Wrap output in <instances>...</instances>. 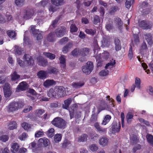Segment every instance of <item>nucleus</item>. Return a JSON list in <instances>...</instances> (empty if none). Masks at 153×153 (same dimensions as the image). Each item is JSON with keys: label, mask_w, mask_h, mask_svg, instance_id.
<instances>
[{"label": "nucleus", "mask_w": 153, "mask_h": 153, "mask_svg": "<svg viewBox=\"0 0 153 153\" xmlns=\"http://www.w3.org/2000/svg\"><path fill=\"white\" fill-rule=\"evenodd\" d=\"M134 0H126V6L128 8H129Z\"/></svg>", "instance_id": "43"}, {"label": "nucleus", "mask_w": 153, "mask_h": 153, "mask_svg": "<svg viewBox=\"0 0 153 153\" xmlns=\"http://www.w3.org/2000/svg\"><path fill=\"white\" fill-rule=\"evenodd\" d=\"M146 138L149 143L153 146V136L151 134H148L146 135Z\"/></svg>", "instance_id": "37"}, {"label": "nucleus", "mask_w": 153, "mask_h": 153, "mask_svg": "<svg viewBox=\"0 0 153 153\" xmlns=\"http://www.w3.org/2000/svg\"><path fill=\"white\" fill-rule=\"evenodd\" d=\"M131 142L133 144L136 143L137 141V136L135 135H133L132 136L131 138Z\"/></svg>", "instance_id": "47"}, {"label": "nucleus", "mask_w": 153, "mask_h": 153, "mask_svg": "<svg viewBox=\"0 0 153 153\" xmlns=\"http://www.w3.org/2000/svg\"><path fill=\"white\" fill-rule=\"evenodd\" d=\"M14 48V51L16 55L19 56L22 54L23 50L21 48L16 45L15 46Z\"/></svg>", "instance_id": "21"}, {"label": "nucleus", "mask_w": 153, "mask_h": 153, "mask_svg": "<svg viewBox=\"0 0 153 153\" xmlns=\"http://www.w3.org/2000/svg\"><path fill=\"white\" fill-rule=\"evenodd\" d=\"M23 105L20 102H13L10 103L7 107V111L9 112H13L16 111L22 108Z\"/></svg>", "instance_id": "2"}, {"label": "nucleus", "mask_w": 153, "mask_h": 153, "mask_svg": "<svg viewBox=\"0 0 153 153\" xmlns=\"http://www.w3.org/2000/svg\"><path fill=\"white\" fill-rule=\"evenodd\" d=\"M51 2L53 4L57 7L64 3V0H51Z\"/></svg>", "instance_id": "29"}, {"label": "nucleus", "mask_w": 153, "mask_h": 153, "mask_svg": "<svg viewBox=\"0 0 153 153\" xmlns=\"http://www.w3.org/2000/svg\"><path fill=\"white\" fill-rule=\"evenodd\" d=\"M28 88L27 83L25 82L20 83L17 86L16 91L19 92L20 91H23L26 90Z\"/></svg>", "instance_id": "10"}, {"label": "nucleus", "mask_w": 153, "mask_h": 153, "mask_svg": "<svg viewBox=\"0 0 153 153\" xmlns=\"http://www.w3.org/2000/svg\"><path fill=\"white\" fill-rule=\"evenodd\" d=\"M38 64L41 66H45L47 65L48 62L47 59L42 56H39L37 58Z\"/></svg>", "instance_id": "12"}, {"label": "nucleus", "mask_w": 153, "mask_h": 153, "mask_svg": "<svg viewBox=\"0 0 153 153\" xmlns=\"http://www.w3.org/2000/svg\"><path fill=\"white\" fill-rule=\"evenodd\" d=\"M90 149L91 150L94 152L97 151L98 149V146L96 145L93 144L90 146Z\"/></svg>", "instance_id": "60"}, {"label": "nucleus", "mask_w": 153, "mask_h": 153, "mask_svg": "<svg viewBox=\"0 0 153 153\" xmlns=\"http://www.w3.org/2000/svg\"><path fill=\"white\" fill-rule=\"evenodd\" d=\"M70 31L73 33L77 31L78 28L75 24H71L70 26Z\"/></svg>", "instance_id": "51"}, {"label": "nucleus", "mask_w": 153, "mask_h": 153, "mask_svg": "<svg viewBox=\"0 0 153 153\" xmlns=\"http://www.w3.org/2000/svg\"><path fill=\"white\" fill-rule=\"evenodd\" d=\"M88 135L86 134H84L79 137L78 138V142H86L87 140Z\"/></svg>", "instance_id": "26"}, {"label": "nucleus", "mask_w": 153, "mask_h": 153, "mask_svg": "<svg viewBox=\"0 0 153 153\" xmlns=\"http://www.w3.org/2000/svg\"><path fill=\"white\" fill-rule=\"evenodd\" d=\"M107 107V105L104 101L100 103L99 109L101 110H104Z\"/></svg>", "instance_id": "42"}, {"label": "nucleus", "mask_w": 153, "mask_h": 153, "mask_svg": "<svg viewBox=\"0 0 153 153\" xmlns=\"http://www.w3.org/2000/svg\"><path fill=\"white\" fill-rule=\"evenodd\" d=\"M74 107H75V105H74L71 108V109L69 110V112L70 113V118L71 119L73 118L74 114V112L75 111V109Z\"/></svg>", "instance_id": "45"}, {"label": "nucleus", "mask_w": 153, "mask_h": 153, "mask_svg": "<svg viewBox=\"0 0 153 153\" xmlns=\"http://www.w3.org/2000/svg\"><path fill=\"white\" fill-rule=\"evenodd\" d=\"M100 20L99 16L97 15H95L94 18V24H97L100 22Z\"/></svg>", "instance_id": "62"}, {"label": "nucleus", "mask_w": 153, "mask_h": 153, "mask_svg": "<svg viewBox=\"0 0 153 153\" xmlns=\"http://www.w3.org/2000/svg\"><path fill=\"white\" fill-rule=\"evenodd\" d=\"M55 36L54 33H51L48 34L47 37V40L50 42H53L55 40Z\"/></svg>", "instance_id": "30"}, {"label": "nucleus", "mask_w": 153, "mask_h": 153, "mask_svg": "<svg viewBox=\"0 0 153 153\" xmlns=\"http://www.w3.org/2000/svg\"><path fill=\"white\" fill-rule=\"evenodd\" d=\"M73 44L72 43H68L62 49V52L64 53H66L72 47Z\"/></svg>", "instance_id": "25"}, {"label": "nucleus", "mask_w": 153, "mask_h": 153, "mask_svg": "<svg viewBox=\"0 0 153 153\" xmlns=\"http://www.w3.org/2000/svg\"><path fill=\"white\" fill-rule=\"evenodd\" d=\"M62 138V135L61 134H56L54 136V140L56 142L59 141Z\"/></svg>", "instance_id": "48"}, {"label": "nucleus", "mask_w": 153, "mask_h": 153, "mask_svg": "<svg viewBox=\"0 0 153 153\" xmlns=\"http://www.w3.org/2000/svg\"><path fill=\"white\" fill-rule=\"evenodd\" d=\"M71 102L72 100L71 98L68 99L67 100H65L64 102V104L62 105L63 108H64L67 109Z\"/></svg>", "instance_id": "31"}, {"label": "nucleus", "mask_w": 153, "mask_h": 153, "mask_svg": "<svg viewBox=\"0 0 153 153\" xmlns=\"http://www.w3.org/2000/svg\"><path fill=\"white\" fill-rule=\"evenodd\" d=\"M94 65L93 62H88L86 65L82 67L83 72L86 74H89L93 69Z\"/></svg>", "instance_id": "3"}, {"label": "nucleus", "mask_w": 153, "mask_h": 153, "mask_svg": "<svg viewBox=\"0 0 153 153\" xmlns=\"http://www.w3.org/2000/svg\"><path fill=\"white\" fill-rule=\"evenodd\" d=\"M62 16H58L57 18H56L54 21L52 22V25L53 27H55L57 24V23L58 21L62 18Z\"/></svg>", "instance_id": "46"}, {"label": "nucleus", "mask_w": 153, "mask_h": 153, "mask_svg": "<svg viewBox=\"0 0 153 153\" xmlns=\"http://www.w3.org/2000/svg\"><path fill=\"white\" fill-rule=\"evenodd\" d=\"M16 124L15 122H11L8 123V128L10 130H12L16 128Z\"/></svg>", "instance_id": "33"}, {"label": "nucleus", "mask_w": 153, "mask_h": 153, "mask_svg": "<svg viewBox=\"0 0 153 153\" xmlns=\"http://www.w3.org/2000/svg\"><path fill=\"white\" fill-rule=\"evenodd\" d=\"M114 43L115 45V48L116 51L120 50L121 48L120 40L117 38L114 39Z\"/></svg>", "instance_id": "15"}, {"label": "nucleus", "mask_w": 153, "mask_h": 153, "mask_svg": "<svg viewBox=\"0 0 153 153\" xmlns=\"http://www.w3.org/2000/svg\"><path fill=\"white\" fill-rule=\"evenodd\" d=\"M109 53L106 51H105L102 53V56L105 59H107L108 58L109 56Z\"/></svg>", "instance_id": "63"}, {"label": "nucleus", "mask_w": 153, "mask_h": 153, "mask_svg": "<svg viewBox=\"0 0 153 153\" xmlns=\"http://www.w3.org/2000/svg\"><path fill=\"white\" fill-rule=\"evenodd\" d=\"M48 74H56L59 72L58 70L56 68L51 66L47 69Z\"/></svg>", "instance_id": "24"}, {"label": "nucleus", "mask_w": 153, "mask_h": 153, "mask_svg": "<svg viewBox=\"0 0 153 153\" xmlns=\"http://www.w3.org/2000/svg\"><path fill=\"white\" fill-rule=\"evenodd\" d=\"M101 42H102V47H108L111 43L110 41L104 36L103 37Z\"/></svg>", "instance_id": "20"}, {"label": "nucleus", "mask_w": 153, "mask_h": 153, "mask_svg": "<svg viewBox=\"0 0 153 153\" xmlns=\"http://www.w3.org/2000/svg\"><path fill=\"white\" fill-rule=\"evenodd\" d=\"M11 80L13 81H16L20 78V76L17 74L16 71H14L11 75Z\"/></svg>", "instance_id": "27"}, {"label": "nucleus", "mask_w": 153, "mask_h": 153, "mask_svg": "<svg viewBox=\"0 0 153 153\" xmlns=\"http://www.w3.org/2000/svg\"><path fill=\"white\" fill-rule=\"evenodd\" d=\"M144 37L147 41L149 45H151L152 44V36L151 33H147L144 34Z\"/></svg>", "instance_id": "22"}, {"label": "nucleus", "mask_w": 153, "mask_h": 153, "mask_svg": "<svg viewBox=\"0 0 153 153\" xmlns=\"http://www.w3.org/2000/svg\"><path fill=\"white\" fill-rule=\"evenodd\" d=\"M24 1L25 0H16L15 2L17 6H21L24 4Z\"/></svg>", "instance_id": "54"}, {"label": "nucleus", "mask_w": 153, "mask_h": 153, "mask_svg": "<svg viewBox=\"0 0 153 153\" xmlns=\"http://www.w3.org/2000/svg\"><path fill=\"white\" fill-rule=\"evenodd\" d=\"M66 31V29L65 28L61 27L56 29L55 33L57 37H61L64 35Z\"/></svg>", "instance_id": "8"}, {"label": "nucleus", "mask_w": 153, "mask_h": 153, "mask_svg": "<svg viewBox=\"0 0 153 153\" xmlns=\"http://www.w3.org/2000/svg\"><path fill=\"white\" fill-rule=\"evenodd\" d=\"M118 9V7L117 6H114L110 9L109 13L111 14H113Z\"/></svg>", "instance_id": "55"}, {"label": "nucleus", "mask_w": 153, "mask_h": 153, "mask_svg": "<svg viewBox=\"0 0 153 153\" xmlns=\"http://www.w3.org/2000/svg\"><path fill=\"white\" fill-rule=\"evenodd\" d=\"M55 84V82L53 79H48L44 82L43 85L45 87L48 88Z\"/></svg>", "instance_id": "17"}, {"label": "nucleus", "mask_w": 153, "mask_h": 153, "mask_svg": "<svg viewBox=\"0 0 153 153\" xmlns=\"http://www.w3.org/2000/svg\"><path fill=\"white\" fill-rule=\"evenodd\" d=\"M22 126L25 130H27L30 128V125L26 122H24L22 123Z\"/></svg>", "instance_id": "41"}, {"label": "nucleus", "mask_w": 153, "mask_h": 153, "mask_svg": "<svg viewBox=\"0 0 153 153\" xmlns=\"http://www.w3.org/2000/svg\"><path fill=\"white\" fill-rule=\"evenodd\" d=\"M56 92L58 97H64L66 94L65 88L62 86H56L55 87Z\"/></svg>", "instance_id": "4"}, {"label": "nucleus", "mask_w": 153, "mask_h": 153, "mask_svg": "<svg viewBox=\"0 0 153 153\" xmlns=\"http://www.w3.org/2000/svg\"><path fill=\"white\" fill-rule=\"evenodd\" d=\"M30 31L34 36L36 38L37 40H40L42 39L43 37L42 33L43 32L40 31L38 29H36L34 27H31Z\"/></svg>", "instance_id": "5"}, {"label": "nucleus", "mask_w": 153, "mask_h": 153, "mask_svg": "<svg viewBox=\"0 0 153 153\" xmlns=\"http://www.w3.org/2000/svg\"><path fill=\"white\" fill-rule=\"evenodd\" d=\"M79 51L80 54L83 56H85L88 54L89 49L87 48H82L79 50Z\"/></svg>", "instance_id": "28"}, {"label": "nucleus", "mask_w": 153, "mask_h": 153, "mask_svg": "<svg viewBox=\"0 0 153 153\" xmlns=\"http://www.w3.org/2000/svg\"><path fill=\"white\" fill-rule=\"evenodd\" d=\"M108 139L105 137H102L99 140L100 144L103 146H107L108 143Z\"/></svg>", "instance_id": "16"}, {"label": "nucleus", "mask_w": 153, "mask_h": 153, "mask_svg": "<svg viewBox=\"0 0 153 153\" xmlns=\"http://www.w3.org/2000/svg\"><path fill=\"white\" fill-rule=\"evenodd\" d=\"M139 26L144 29H149L152 27V25L149 22L143 20L140 22Z\"/></svg>", "instance_id": "9"}, {"label": "nucleus", "mask_w": 153, "mask_h": 153, "mask_svg": "<svg viewBox=\"0 0 153 153\" xmlns=\"http://www.w3.org/2000/svg\"><path fill=\"white\" fill-rule=\"evenodd\" d=\"M43 55L51 60L54 59L56 57L55 55L49 52H45Z\"/></svg>", "instance_id": "35"}, {"label": "nucleus", "mask_w": 153, "mask_h": 153, "mask_svg": "<svg viewBox=\"0 0 153 153\" xmlns=\"http://www.w3.org/2000/svg\"><path fill=\"white\" fill-rule=\"evenodd\" d=\"M8 36L10 38H13L16 36V33L13 31L8 30L7 32Z\"/></svg>", "instance_id": "40"}, {"label": "nucleus", "mask_w": 153, "mask_h": 153, "mask_svg": "<svg viewBox=\"0 0 153 153\" xmlns=\"http://www.w3.org/2000/svg\"><path fill=\"white\" fill-rule=\"evenodd\" d=\"M85 32L88 34H90L92 36L94 35L96 33V31L91 29H86Z\"/></svg>", "instance_id": "49"}, {"label": "nucleus", "mask_w": 153, "mask_h": 153, "mask_svg": "<svg viewBox=\"0 0 153 153\" xmlns=\"http://www.w3.org/2000/svg\"><path fill=\"white\" fill-rule=\"evenodd\" d=\"M147 49V47L146 43L145 42H143L141 46L140 49V52H142L144 50L146 51Z\"/></svg>", "instance_id": "57"}, {"label": "nucleus", "mask_w": 153, "mask_h": 153, "mask_svg": "<svg viewBox=\"0 0 153 153\" xmlns=\"http://www.w3.org/2000/svg\"><path fill=\"white\" fill-rule=\"evenodd\" d=\"M25 62L27 65H32L34 63V61L32 56L28 54H25L23 56Z\"/></svg>", "instance_id": "7"}, {"label": "nucleus", "mask_w": 153, "mask_h": 153, "mask_svg": "<svg viewBox=\"0 0 153 153\" xmlns=\"http://www.w3.org/2000/svg\"><path fill=\"white\" fill-rule=\"evenodd\" d=\"M35 10L33 8L28 9L27 10L26 13L23 16V18L26 20L28 19L33 16Z\"/></svg>", "instance_id": "6"}, {"label": "nucleus", "mask_w": 153, "mask_h": 153, "mask_svg": "<svg viewBox=\"0 0 153 153\" xmlns=\"http://www.w3.org/2000/svg\"><path fill=\"white\" fill-rule=\"evenodd\" d=\"M111 119V116L109 115H106L102 123V124L104 125H105Z\"/></svg>", "instance_id": "38"}, {"label": "nucleus", "mask_w": 153, "mask_h": 153, "mask_svg": "<svg viewBox=\"0 0 153 153\" xmlns=\"http://www.w3.org/2000/svg\"><path fill=\"white\" fill-rule=\"evenodd\" d=\"M135 84L137 88H140V80L139 78L138 77L136 78Z\"/></svg>", "instance_id": "61"}, {"label": "nucleus", "mask_w": 153, "mask_h": 153, "mask_svg": "<svg viewBox=\"0 0 153 153\" xmlns=\"http://www.w3.org/2000/svg\"><path fill=\"white\" fill-rule=\"evenodd\" d=\"M105 27L106 29L108 30H110L112 29L113 28V26L112 22H107L106 25Z\"/></svg>", "instance_id": "58"}, {"label": "nucleus", "mask_w": 153, "mask_h": 153, "mask_svg": "<svg viewBox=\"0 0 153 153\" xmlns=\"http://www.w3.org/2000/svg\"><path fill=\"white\" fill-rule=\"evenodd\" d=\"M51 123L56 127L62 129L65 128L67 124L66 122L60 117H56L54 118L52 121Z\"/></svg>", "instance_id": "1"}, {"label": "nucleus", "mask_w": 153, "mask_h": 153, "mask_svg": "<svg viewBox=\"0 0 153 153\" xmlns=\"http://www.w3.org/2000/svg\"><path fill=\"white\" fill-rule=\"evenodd\" d=\"M38 141L39 143H42L43 145L45 147L49 145L50 144L49 140L45 137L39 139Z\"/></svg>", "instance_id": "19"}, {"label": "nucleus", "mask_w": 153, "mask_h": 153, "mask_svg": "<svg viewBox=\"0 0 153 153\" xmlns=\"http://www.w3.org/2000/svg\"><path fill=\"white\" fill-rule=\"evenodd\" d=\"M19 148L18 144L17 143H12L11 151L13 153H15L18 151Z\"/></svg>", "instance_id": "23"}, {"label": "nucleus", "mask_w": 153, "mask_h": 153, "mask_svg": "<svg viewBox=\"0 0 153 153\" xmlns=\"http://www.w3.org/2000/svg\"><path fill=\"white\" fill-rule=\"evenodd\" d=\"M84 84V83L83 81H78L73 82L71 84L73 88L78 89L82 87Z\"/></svg>", "instance_id": "14"}, {"label": "nucleus", "mask_w": 153, "mask_h": 153, "mask_svg": "<svg viewBox=\"0 0 153 153\" xmlns=\"http://www.w3.org/2000/svg\"><path fill=\"white\" fill-rule=\"evenodd\" d=\"M65 58V56L62 55L59 59L61 67L63 69L65 68L66 67Z\"/></svg>", "instance_id": "13"}, {"label": "nucleus", "mask_w": 153, "mask_h": 153, "mask_svg": "<svg viewBox=\"0 0 153 153\" xmlns=\"http://www.w3.org/2000/svg\"><path fill=\"white\" fill-rule=\"evenodd\" d=\"M4 92L5 97H8L11 95V89H5L4 90Z\"/></svg>", "instance_id": "50"}, {"label": "nucleus", "mask_w": 153, "mask_h": 153, "mask_svg": "<svg viewBox=\"0 0 153 153\" xmlns=\"http://www.w3.org/2000/svg\"><path fill=\"white\" fill-rule=\"evenodd\" d=\"M48 95L50 97H56L57 95L55 88L54 89L51 88L48 93Z\"/></svg>", "instance_id": "32"}, {"label": "nucleus", "mask_w": 153, "mask_h": 153, "mask_svg": "<svg viewBox=\"0 0 153 153\" xmlns=\"http://www.w3.org/2000/svg\"><path fill=\"white\" fill-rule=\"evenodd\" d=\"M44 134V132L42 131H38L35 134V136L36 137H42Z\"/></svg>", "instance_id": "64"}, {"label": "nucleus", "mask_w": 153, "mask_h": 153, "mask_svg": "<svg viewBox=\"0 0 153 153\" xmlns=\"http://www.w3.org/2000/svg\"><path fill=\"white\" fill-rule=\"evenodd\" d=\"M115 60L112 59V60L110 62L106 65L105 67V68L106 69H111L113 67V65H115Z\"/></svg>", "instance_id": "34"}, {"label": "nucleus", "mask_w": 153, "mask_h": 153, "mask_svg": "<svg viewBox=\"0 0 153 153\" xmlns=\"http://www.w3.org/2000/svg\"><path fill=\"white\" fill-rule=\"evenodd\" d=\"M57 7L51 5L50 6L49 10V11L53 13L58 10L59 8Z\"/></svg>", "instance_id": "52"}, {"label": "nucleus", "mask_w": 153, "mask_h": 153, "mask_svg": "<svg viewBox=\"0 0 153 153\" xmlns=\"http://www.w3.org/2000/svg\"><path fill=\"white\" fill-rule=\"evenodd\" d=\"M9 137L6 135H2L0 137V140H2L3 142H6L8 139Z\"/></svg>", "instance_id": "59"}, {"label": "nucleus", "mask_w": 153, "mask_h": 153, "mask_svg": "<svg viewBox=\"0 0 153 153\" xmlns=\"http://www.w3.org/2000/svg\"><path fill=\"white\" fill-rule=\"evenodd\" d=\"M54 129L53 128H51L47 132V134L48 137H53L54 134Z\"/></svg>", "instance_id": "44"}, {"label": "nucleus", "mask_w": 153, "mask_h": 153, "mask_svg": "<svg viewBox=\"0 0 153 153\" xmlns=\"http://www.w3.org/2000/svg\"><path fill=\"white\" fill-rule=\"evenodd\" d=\"M71 53L74 56H76L80 54L79 50L75 49L71 52Z\"/></svg>", "instance_id": "53"}, {"label": "nucleus", "mask_w": 153, "mask_h": 153, "mask_svg": "<svg viewBox=\"0 0 153 153\" xmlns=\"http://www.w3.org/2000/svg\"><path fill=\"white\" fill-rule=\"evenodd\" d=\"M109 73V71L106 69L100 71L99 73V75L101 76H104L108 75Z\"/></svg>", "instance_id": "39"}, {"label": "nucleus", "mask_w": 153, "mask_h": 153, "mask_svg": "<svg viewBox=\"0 0 153 153\" xmlns=\"http://www.w3.org/2000/svg\"><path fill=\"white\" fill-rule=\"evenodd\" d=\"M128 58L130 60H131L133 57V55L132 53V48L131 46H130L129 50L128 51Z\"/></svg>", "instance_id": "56"}, {"label": "nucleus", "mask_w": 153, "mask_h": 153, "mask_svg": "<svg viewBox=\"0 0 153 153\" xmlns=\"http://www.w3.org/2000/svg\"><path fill=\"white\" fill-rule=\"evenodd\" d=\"M121 128V125L120 123L118 124L117 123H113L111 127L112 133H115L118 132L120 131Z\"/></svg>", "instance_id": "11"}, {"label": "nucleus", "mask_w": 153, "mask_h": 153, "mask_svg": "<svg viewBox=\"0 0 153 153\" xmlns=\"http://www.w3.org/2000/svg\"><path fill=\"white\" fill-rule=\"evenodd\" d=\"M48 74V73L47 71L41 70L37 73V76L39 78L43 79L46 78Z\"/></svg>", "instance_id": "18"}, {"label": "nucleus", "mask_w": 153, "mask_h": 153, "mask_svg": "<svg viewBox=\"0 0 153 153\" xmlns=\"http://www.w3.org/2000/svg\"><path fill=\"white\" fill-rule=\"evenodd\" d=\"M115 23L117 25L118 27L120 28L122 26L123 23L121 19L118 17L114 19Z\"/></svg>", "instance_id": "36"}]
</instances>
